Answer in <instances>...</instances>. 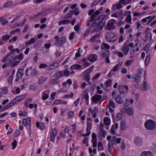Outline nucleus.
I'll list each match as a JSON object with an SVG mask.
<instances>
[{"label": "nucleus", "mask_w": 156, "mask_h": 156, "mask_svg": "<svg viewBox=\"0 0 156 156\" xmlns=\"http://www.w3.org/2000/svg\"><path fill=\"white\" fill-rule=\"evenodd\" d=\"M106 87H110L112 86V81L111 79L108 80L105 83Z\"/></svg>", "instance_id": "41"}, {"label": "nucleus", "mask_w": 156, "mask_h": 156, "mask_svg": "<svg viewBox=\"0 0 156 156\" xmlns=\"http://www.w3.org/2000/svg\"><path fill=\"white\" fill-rule=\"evenodd\" d=\"M13 58L12 57H10L9 58H7L6 60V61H7L6 63L9 64L10 66L11 65H12Z\"/></svg>", "instance_id": "47"}, {"label": "nucleus", "mask_w": 156, "mask_h": 156, "mask_svg": "<svg viewBox=\"0 0 156 156\" xmlns=\"http://www.w3.org/2000/svg\"><path fill=\"white\" fill-rule=\"evenodd\" d=\"M151 58V56L150 54L148 55L147 56L144 62L145 65H147L149 63Z\"/></svg>", "instance_id": "39"}, {"label": "nucleus", "mask_w": 156, "mask_h": 156, "mask_svg": "<svg viewBox=\"0 0 156 156\" xmlns=\"http://www.w3.org/2000/svg\"><path fill=\"white\" fill-rule=\"evenodd\" d=\"M121 140V138H117L115 136H114L112 138L111 141L114 145L116 144H119Z\"/></svg>", "instance_id": "13"}, {"label": "nucleus", "mask_w": 156, "mask_h": 156, "mask_svg": "<svg viewBox=\"0 0 156 156\" xmlns=\"http://www.w3.org/2000/svg\"><path fill=\"white\" fill-rule=\"evenodd\" d=\"M100 12L98 10H97L94 12V10L91 9L89 11L88 14L90 16V19L87 21V25L89 26L90 25L91 22L95 20V18L98 15L100 14Z\"/></svg>", "instance_id": "1"}, {"label": "nucleus", "mask_w": 156, "mask_h": 156, "mask_svg": "<svg viewBox=\"0 0 156 156\" xmlns=\"http://www.w3.org/2000/svg\"><path fill=\"white\" fill-rule=\"evenodd\" d=\"M106 39L110 42H114L116 41L118 38L117 35L114 33L109 32L106 34Z\"/></svg>", "instance_id": "3"}, {"label": "nucleus", "mask_w": 156, "mask_h": 156, "mask_svg": "<svg viewBox=\"0 0 156 156\" xmlns=\"http://www.w3.org/2000/svg\"><path fill=\"white\" fill-rule=\"evenodd\" d=\"M24 74L23 70L19 69L18 70L16 73V77L18 78H21Z\"/></svg>", "instance_id": "20"}, {"label": "nucleus", "mask_w": 156, "mask_h": 156, "mask_svg": "<svg viewBox=\"0 0 156 156\" xmlns=\"http://www.w3.org/2000/svg\"><path fill=\"white\" fill-rule=\"evenodd\" d=\"M91 128V123L88 122H87V132H90V130Z\"/></svg>", "instance_id": "57"}, {"label": "nucleus", "mask_w": 156, "mask_h": 156, "mask_svg": "<svg viewBox=\"0 0 156 156\" xmlns=\"http://www.w3.org/2000/svg\"><path fill=\"white\" fill-rule=\"evenodd\" d=\"M104 122L106 125H109L110 124V119L108 117H105L104 119Z\"/></svg>", "instance_id": "46"}, {"label": "nucleus", "mask_w": 156, "mask_h": 156, "mask_svg": "<svg viewBox=\"0 0 156 156\" xmlns=\"http://www.w3.org/2000/svg\"><path fill=\"white\" fill-rule=\"evenodd\" d=\"M16 103V101H14V99H13L10 103L7 105V107L9 108L13 106Z\"/></svg>", "instance_id": "49"}, {"label": "nucleus", "mask_w": 156, "mask_h": 156, "mask_svg": "<svg viewBox=\"0 0 156 156\" xmlns=\"http://www.w3.org/2000/svg\"><path fill=\"white\" fill-rule=\"evenodd\" d=\"M49 93V90H46L42 93V99L43 100H45L48 98Z\"/></svg>", "instance_id": "10"}, {"label": "nucleus", "mask_w": 156, "mask_h": 156, "mask_svg": "<svg viewBox=\"0 0 156 156\" xmlns=\"http://www.w3.org/2000/svg\"><path fill=\"white\" fill-rule=\"evenodd\" d=\"M145 38L146 40H144L145 42H146V40L147 41H151L152 39V34L151 33H147L145 35Z\"/></svg>", "instance_id": "22"}, {"label": "nucleus", "mask_w": 156, "mask_h": 156, "mask_svg": "<svg viewBox=\"0 0 156 156\" xmlns=\"http://www.w3.org/2000/svg\"><path fill=\"white\" fill-rule=\"evenodd\" d=\"M141 156H153L150 151H145L142 153Z\"/></svg>", "instance_id": "42"}, {"label": "nucleus", "mask_w": 156, "mask_h": 156, "mask_svg": "<svg viewBox=\"0 0 156 156\" xmlns=\"http://www.w3.org/2000/svg\"><path fill=\"white\" fill-rule=\"evenodd\" d=\"M111 141H109L108 144V149L109 152L111 153L112 152V148L113 147V145Z\"/></svg>", "instance_id": "35"}, {"label": "nucleus", "mask_w": 156, "mask_h": 156, "mask_svg": "<svg viewBox=\"0 0 156 156\" xmlns=\"http://www.w3.org/2000/svg\"><path fill=\"white\" fill-rule=\"evenodd\" d=\"M146 75V72L143 69H140L139 70L138 73L137 74V75L140 78L144 77H145Z\"/></svg>", "instance_id": "14"}, {"label": "nucleus", "mask_w": 156, "mask_h": 156, "mask_svg": "<svg viewBox=\"0 0 156 156\" xmlns=\"http://www.w3.org/2000/svg\"><path fill=\"white\" fill-rule=\"evenodd\" d=\"M36 127L41 130H44L45 129V126L43 122L40 123L37 122H36Z\"/></svg>", "instance_id": "12"}, {"label": "nucleus", "mask_w": 156, "mask_h": 156, "mask_svg": "<svg viewBox=\"0 0 156 156\" xmlns=\"http://www.w3.org/2000/svg\"><path fill=\"white\" fill-rule=\"evenodd\" d=\"M35 41V39L34 38H32L31 39L30 41H29L26 42L25 43V45H29V44H33Z\"/></svg>", "instance_id": "51"}, {"label": "nucleus", "mask_w": 156, "mask_h": 156, "mask_svg": "<svg viewBox=\"0 0 156 156\" xmlns=\"http://www.w3.org/2000/svg\"><path fill=\"white\" fill-rule=\"evenodd\" d=\"M90 73H88L85 74L84 77V80L85 81L88 82L90 81Z\"/></svg>", "instance_id": "44"}, {"label": "nucleus", "mask_w": 156, "mask_h": 156, "mask_svg": "<svg viewBox=\"0 0 156 156\" xmlns=\"http://www.w3.org/2000/svg\"><path fill=\"white\" fill-rule=\"evenodd\" d=\"M121 129L122 130H125L126 129L127 126L126 123L123 121H121L120 123Z\"/></svg>", "instance_id": "36"}, {"label": "nucleus", "mask_w": 156, "mask_h": 156, "mask_svg": "<svg viewBox=\"0 0 156 156\" xmlns=\"http://www.w3.org/2000/svg\"><path fill=\"white\" fill-rule=\"evenodd\" d=\"M15 51V49H11L10 51V53L7 54V55L2 60V62H5L6 61V60H7V58H8V57H9V56L11 55L12 54H13V53H14Z\"/></svg>", "instance_id": "16"}, {"label": "nucleus", "mask_w": 156, "mask_h": 156, "mask_svg": "<svg viewBox=\"0 0 156 156\" xmlns=\"http://www.w3.org/2000/svg\"><path fill=\"white\" fill-rule=\"evenodd\" d=\"M54 104H66L67 102L66 101H62L61 100H56L54 102Z\"/></svg>", "instance_id": "33"}, {"label": "nucleus", "mask_w": 156, "mask_h": 156, "mask_svg": "<svg viewBox=\"0 0 156 156\" xmlns=\"http://www.w3.org/2000/svg\"><path fill=\"white\" fill-rule=\"evenodd\" d=\"M114 23L113 22L109 23L107 26V28L108 30H111L114 29L115 28V27L114 25Z\"/></svg>", "instance_id": "29"}, {"label": "nucleus", "mask_w": 156, "mask_h": 156, "mask_svg": "<svg viewBox=\"0 0 156 156\" xmlns=\"http://www.w3.org/2000/svg\"><path fill=\"white\" fill-rule=\"evenodd\" d=\"M11 37V36L8 35H5L2 36V39L4 41H5L8 40Z\"/></svg>", "instance_id": "52"}, {"label": "nucleus", "mask_w": 156, "mask_h": 156, "mask_svg": "<svg viewBox=\"0 0 156 156\" xmlns=\"http://www.w3.org/2000/svg\"><path fill=\"white\" fill-rule=\"evenodd\" d=\"M58 80V79L56 78L51 80L50 81V83L52 84H57L58 83V82L57 81Z\"/></svg>", "instance_id": "58"}, {"label": "nucleus", "mask_w": 156, "mask_h": 156, "mask_svg": "<svg viewBox=\"0 0 156 156\" xmlns=\"http://www.w3.org/2000/svg\"><path fill=\"white\" fill-rule=\"evenodd\" d=\"M105 25V23L102 22L100 24L98 25L97 27L92 31V32H97L101 30Z\"/></svg>", "instance_id": "5"}, {"label": "nucleus", "mask_w": 156, "mask_h": 156, "mask_svg": "<svg viewBox=\"0 0 156 156\" xmlns=\"http://www.w3.org/2000/svg\"><path fill=\"white\" fill-rule=\"evenodd\" d=\"M144 126L147 129L149 130H152L156 128V124L154 121L151 120H148L145 122Z\"/></svg>", "instance_id": "2"}, {"label": "nucleus", "mask_w": 156, "mask_h": 156, "mask_svg": "<svg viewBox=\"0 0 156 156\" xmlns=\"http://www.w3.org/2000/svg\"><path fill=\"white\" fill-rule=\"evenodd\" d=\"M58 66V63L57 62H55L49 65L48 66L49 69L51 70L54 69L56 68Z\"/></svg>", "instance_id": "31"}, {"label": "nucleus", "mask_w": 156, "mask_h": 156, "mask_svg": "<svg viewBox=\"0 0 156 156\" xmlns=\"http://www.w3.org/2000/svg\"><path fill=\"white\" fill-rule=\"evenodd\" d=\"M129 50V49L128 45L125 44H124L123 45L122 50L125 55H126L128 54Z\"/></svg>", "instance_id": "17"}, {"label": "nucleus", "mask_w": 156, "mask_h": 156, "mask_svg": "<svg viewBox=\"0 0 156 156\" xmlns=\"http://www.w3.org/2000/svg\"><path fill=\"white\" fill-rule=\"evenodd\" d=\"M126 12L128 13L129 15L126 17V19L125 20L126 21L128 22L129 23H131L132 20L131 18V12L130 11H129L127 12Z\"/></svg>", "instance_id": "25"}, {"label": "nucleus", "mask_w": 156, "mask_h": 156, "mask_svg": "<svg viewBox=\"0 0 156 156\" xmlns=\"http://www.w3.org/2000/svg\"><path fill=\"white\" fill-rule=\"evenodd\" d=\"M12 3V2L11 1H9L4 4L3 7L5 8H8L11 6Z\"/></svg>", "instance_id": "43"}, {"label": "nucleus", "mask_w": 156, "mask_h": 156, "mask_svg": "<svg viewBox=\"0 0 156 156\" xmlns=\"http://www.w3.org/2000/svg\"><path fill=\"white\" fill-rule=\"evenodd\" d=\"M126 112L127 114L129 116L132 115L133 113V109L132 107H129L126 109L124 112Z\"/></svg>", "instance_id": "19"}, {"label": "nucleus", "mask_w": 156, "mask_h": 156, "mask_svg": "<svg viewBox=\"0 0 156 156\" xmlns=\"http://www.w3.org/2000/svg\"><path fill=\"white\" fill-rule=\"evenodd\" d=\"M141 142L142 139L141 138L139 137H137L136 138L134 141V143L135 144L139 145Z\"/></svg>", "instance_id": "37"}, {"label": "nucleus", "mask_w": 156, "mask_h": 156, "mask_svg": "<svg viewBox=\"0 0 156 156\" xmlns=\"http://www.w3.org/2000/svg\"><path fill=\"white\" fill-rule=\"evenodd\" d=\"M74 13V11L71 10L69 12L66 14L64 17V18L66 19H68L71 18L73 15Z\"/></svg>", "instance_id": "28"}, {"label": "nucleus", "mask_w": 156, "mask_h": 156, "mask_svg": "<svg viewBox=\"0 0 156 156\" xmlns=\"http://www.w3.org/2000/svg\"><path fill=\"white\" fill-rule=\"evenodd\" d=\"M47 79V78H44L43 76H41L38 79V82L39 83H44Z\"/></svg>", "instance_id": "50"}, {"label": "nucleus", "mask_w": 156, "mask_h": 156, "mask_svg": "<svg viewBox=\"0 0 156 156\" xmlns=\"http://www.w3.org/2000/svg\"><path fill=\"white\" fill-rule=\"evenodd\" d=\"M98 149L99 151L103 150L104 149L102 143L101 141H99L98 143Z\"/></svg>", "instance_id": "40"}, {"label": "nucleus", "mask_w": 156, "mask_h": 156, "mask_svg": "<svg viewBox=\"0 0 156 156\" xmlns=\"http://www.w3.org/2000/svg\"><path fill=\"white\" fill-rule=\"evenodd\" d=\"M63 76H69L70 75V73L68 70H65L63 71Z\"/></svg>", "instance_id": "62"}, {"label": "nucleus", "mask_w": 156, "mask_h": 156, "mask_svg": "<svg viewBox=\"0 0 156 156\" xmlns=\"http://www.w3.org/2000/svg\"><path fill=\"white\" fill-rule=\"evenodd\" d=\"M105 16L104 15H101L99 16L97 18L96 20L95 19L94 21H96L97 20V21L96 23L98 24V25L100 24V23L103 22L105 23V21H103V20L105 19Z\"/></svg>", "instance_id": "6"}, {"label": "nucleus", "mask_w": 156, "mask_h": 156, "mask_svg": "<svg viewBox=\"0 0 156 156\" xmlns=\"http://www.w3.org/2000/svg\"><path fill=\"white\" fill-rule=\"evenodd\" d=\"M57 130L56 129H52L50 134V140L51 141L54 140L55 137L57 135Z\"/></svg>", "instance_id": "8"}, {"label": "nucleus", "mask_w": 156, "mask_h": 156, "mask_svg": "<svg viewBox=\"0 0 156 156\" xmlns=\"http://www.w3.org/2000/svg\"><path fill=\"white\" fill-rule=\"evenodd\" d=\"M38 72L35 69H34L31 71V74L34 76H36L38 74Z\"/></svg>", "instance_id": "59"}, {"label": "nucleus", "mask_w": 156, "mask_h": 156, "mask_svg": "<svg viewBox=\"0 0 156 156\" xmlns=\"http://www.w3.org/2000/svg\"><path fill=\"white\" fill-rule=\"evenodd\" d=\"M119 91L120 92V96L122 98H123L125 97L124 93L123 91V87L122 86H120L118 87Z\"/></svg>", "instance_id": "27"}, {"label": "nucleus", "mask_w": 156, "mask_h": 156, "mask_svg": "<svg viewBox=\"0 0 156 156\" xmlns=\"http://www.w3.org/2000/svg\"><path fill=\"white\" fill-rule=\"evenodd\" d=\"M66 37L64 36L62 37L59 38L58 41H55V44L56 46L59 47L62 46L66 42Z\"/></svg>", "instance_id": "4"}, {"label": "nucleus", "mask_w": 156, "mask_h": 156, "mask_svg": "<svg viewBox=\"0 0 156 156\" xmlns=\"http://www.w3.org/2000/svg\"><path fill=\"white\" fill-rule=\"evenodd\" d=\"M41 46V42L37 41L35 42L34 45V47L35 48H39Z\"/></svg>", "instance_id": "54"}, {"label": "nucleus", "mask_w": 156, "mask_h": 156, "mask_svg": "<svg viewBox=\"0 0 156 156\" xmlns=\"http://www.w3.org/2000/svg\"><path fill=\"white\" fill-rule=\"evenodd\" d=\"M149 88V85L148 84L147 82L144 79L143 83V88L142 90L146 91L148 90Z\"/></svg>", "instance_id": "26"}, {"label": "nucleus", "mask_w": 156, "mask_h": 156, "mask_svg": "<svg viewBox=\"0 0 156 156\" xmlns=\"http://www.w3.org/2000/svg\"><path fill=\"white\" fill-rule=\"evenodd\" d=\"M121 97H121L119 96H117L115 98V101L117 103L122 104L123 103L124 101Z\"/></svg>", "instance_id": "34"}, {"label": "nucleus", "mask_w": 156, "mask_h": 156, "mask_svg": "<svg viewBox=\"0 0 156 156\" xmlns=\"http://www.w3.org/2000/svg\"><path fill=\"white\" fill-rule=\"evenodd\" d=\"M150 45L148 44H147L144 48V50L146 51L147 52H148L149 51Z\"/></svg>", "instance_id": "64"}, {"label": "nucleus", "mask_w": 156, "mask_h": 156, "mask_svg": "<svg viewBox=\"0 0 156 156\" xmlns=\"http://www.w3.org/2000/svg\"><path fill=\"white\" fill-rule=\"evenodd\" d=\"M80 48H79V50L78 51V52L76 53L75 57H74V59L76 60L77 59V58L78 57H80L81 56V54L80 53Z\"/></svg>", "instance_id": "60"}, {"label": "nucleus", "mask_w": 156, "mask_h": 156, "mask_svg": "<svg viewBox=\"0 0 156 156\" xmlns=\"http://www.w3.org/2000/svg\"><path fill=\"white\" fill-rule=\"evenodd\" d=\"M23 58V55L22 53L20 54L18 56H16L14 58V60L19 59L20 60H22Z\"/></svg>", "instance_id": "45"}, {"label": "nucleus", "mask_w": 156, "mask_h": 156, "mask_svg": "<svg viewBox=\"0 0 156 156\" xmlns=\"http://www.w3.org/2000/svg\"><path fill=\"white\" fill-rule=\"evenodd\" d=\"M107 132L104 130L102 128H100V131L99 132V136L101 137L103 136L104 137H105L106 135Z\"/></svg>", "instance_id": "18"}, {"label": "nucleus", "mask_w": 156, "mask_h": 156, "mask_svg": "<svg viewBox=\"0 0 156 156\" xmlns=\"http://www.w3.org/2000/svg\"><path fill=\"white\" fill-rule=\"evenodd\" d=\"M100 34H96L92 37L89 40V41L92 42V43H94L95 40L97 39H99L100 38Z\"/></svg>", "instance_id": "21"}, {"label": "nucleus", "mask_w": 156, "mask_h": 156, "mask_svg": "<svg viewBox=\"0 0 156 156\" xmlns=\"http://www.w3.org/2000/svg\"><path fill=\"white\" fill-rule=\"evenodd\" d=\"M63 71H59L56 73L54 75V76L55 78H56L58 80L63 76Z\"/></svg>", "instance_id": "15"}, {"label": "nucleus", "mask_w": 156, "mask_h": 156, "mask_svg": "<svg viewBox=\"0 0 156 156\" xmlns=\"http://www.w3.org/2000/svg\"><path fill=\"white\" fill-rule=\"evenodd\" d=\"M109 53V51L106 50L103 53H102L101 56L103 57H106L108 56Z\"/></svg>", "instance_id": "53"}, {"label": "nucleus", "mask_w": 156, "mask_h": 156, "mask_svg": "<svg viewBox=\"0 0 156 156\" xmlns=\"http://www.w3.org/2000/svg\"><path fill=\"white\" fill-rule=\"evenodd\" d=\"M26 97L25 94H23L16 97L14 99L16 103L23 100Z\"/></svg>", "instance_id": "24"}, {"label": "nucleus", "mask_w": 156, "mask_h": 156, "mask_svg": "<svg viewBox=\"0 0 156 156\" xmlns=\"http://www.w3.org/2000/svg\"><path fill=\"white\" fill-rule=\"evenodd\" d=\"M101 95L97 94L94 96L92 98V101L94 102H97L101 98Z\"/></svg>", "instance_id": "23"}, {"label": "nucleus", "mask_w": 156, "mask_h": 156, "mask_svg": "<svg viewBox=\"0 0 156 156\" xmlns=\"http://www.w3.org/2000/svg\"><path fill=\"white\" fill-rule=\"evenodd\" d=\"M17 144V142L15 140H14L13 141L11 145L12 146V150H14L16 148Z\"/></svg>", "instance_id": "56"}, {"label": "nucleus", "mask_w": 156, "mask_h": 156, "mask_svg": "<svg viewBox=\"0 0 156 156\" xmlns=\"http://www.w3.org/2000/svg\"><path fill=\"white\" fill-rule=\"evenodd\" d=\"M31 101H32V99L31 98H28L26 100V101H25V102L24 105L25 106H26L27 108L28 107V104L30 103L31 102Z\"/></svg>", "instance_id": "55"}, {"label": "nucleus", "mask_w": 156, "mask_h": 156, "mask_svg": "<svg viewBox=\"0 0 156 156\" xmlns=\"http://www.w3.org/2000/svg\"><path fill=\"white\" fill-rule=\"evenodd\" d=\"M122 7V5L119 2L118 3L113 4L112 7V10L114 11L117 9H119Z\"/></svg>", "instance_id": "9"}, {"label": "nucleus", "mask_w": 156, "mask_h": 156, "mask_svg": "<svg viewBox=\"0 0 156 156\" xmlns=\"http://www.w3.org/2000/svg\"><path fill=\"white\" fill-rule=\"evenodd\" d=\"M87 59L90 62H93L98 60V56L96 54H92L88 57Z\"/></svg>", "instance_id": "7"}, {"label": "nucleus", "mask_w": 156, "mask_h": 156, "mask_svg": "<svg viewBox=\"0 0 156 156\" xmlns=\"http://www.w3.org/2000/svg\"><path fill=\"white\" fill-rule=\"evenodd\" d=\"M129 100L127 99H126V102L124 105V107L122 108L121 109V112L124 113V111L126 110V107L129 105Z\"/></svg>", "instance_id": "30"}, {"label": "nucleus", "mask_w": 156, "mask_h": 156, "mask_svg": "<svg viewBox=\"0 0 156 156\" xmlns=\"http://www.w3.org/2000/svg\"><path fill=\"white\" fill-rule=\"evenodd\" d=\"M133 78L134 79V81L137 82H140L141 81L140 78L136 75H133Z\"/></svg>", "instance_id": "38"}, {"label": "nucleus", "mask_w": 156, "mask_h": 156, "mask_svg": "<svg viewBox=\"0 0 156 156\" xmlns=\"http://www.w3.org/2000/svg\"><path fill=\"white\" fill-rule=\"evenodd\" d=\"M91 142L93 144V148L96 147L97 145V140H92Z\"/></svg>", "instance_id": "63"}, {"label": "nucleus", "mask_w": 156, "mask_h": 156, "mask_svg": "<svg viewBox=\"0 0 156 156\" xmlns=\"http://www.w3.org/2000/svg\"><path fill=\"white\" fill-rule=\"evenodd\" d=\"M19 115L20 116H27V112L26 111H24L22 112H20Z\"/></svg>", "instance_id": "61"}, {"label": "nucleus", "mask_w": 156, "mask_h": 156, "mask_svg": "<svg viewBox=\"0 0 156 156\" xmlns=\"http://www.w3.org/2000/svg\"><path fill=\"white\" fill-rule=\"evenodd\" d=\"M116 119L117 120H121L122 119V115L120 113H117L116 115Z\"/></svg>", "instance_id": "48"}, {"label": "nucleus", "mask_w": 156, "mask_h": 156, "mask_svg": "<svg viewBox=\"0 0 156 156\" xmlns=\"http://www.w3.org/2000/svg\"><path fill=\"white\" fill-rule=\"evenodd\" d=\"M123 63L122 62H120L116 65L113 68V70L114 71H116L119 69L122 65Z\"/></svg>", "instance_id": "32"}, {"label": "nucleus", "mask_w": 156, "mask_h": 156, "mask_svg": "<svg viewBox=\"0 0 156 156\" xmlns=\"http://www.w3.org/2000/svg\"><path fill=\"white\" fill-rule=\"evenodd\" d=\"M23 124L25 126H27V125L30 126L31 125V119L30 118L28 117L26 119H23Z\"/></svg>", "instance_id": "11"}]
</instances>
